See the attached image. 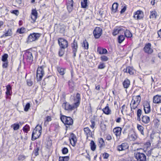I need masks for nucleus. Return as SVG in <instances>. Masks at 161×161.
I'll return each mask as SVG.
<instances>
[{"label":"nucleus","instance_id":"ea45409f","mask_svg":"<svg viewBox=\"0 0 161 161\" xmlns=\"http://www.w3.org/2000/svg\"><path fill=\"white\" fill-rule=\"evenodd\" d=\"M129 138L131 140L134 141L137 139V136L136 133L133 132L129 136Z\"/></svg>","mask_w":161,"mask_h":161},{"label":"nucleus","instance_id":"6e6d98bb","mask_svg":"<svg viewBox=\"0 0 161 161\" xmlns=\"http://www.w3.org/2000/svg\"><path fill=\"white\" fill-rule=\"evenodd\" d=\"M144 110L145 114L149 113L150 112V107H149L144 108Z\"/></svg>","mask_w":161,"mask_h":161},{"label":"nucleus","instance_id":"bb28decb","mask_svg":"<svg viewBox=\"0 0 161 161\" xmlns=\"http://www.w3.org/2000/svg\"><path fill=\"white\" fill-rule=\"evenodd\" d=\"M130 81L128 79H125L123 82V85L124 88H127L130 85Z\"/></svg>","mask_w":161,"mask_h":161},{"label":"nucleus","instance_id":"f8f14e48","mask_svg":"<svg viewBox=\"0 0 161 161\" xmlns=\"http://www.w3.org/2000/svg\"><path fill=\"white\" fill-rule=\"evenodd\" d=\"M129 147V146L127 143L126 142L123 143L120 145L118 146L117 147V149L119 151H122L125 150Z\"/></svg>","mask_w":161,"mask_h":161},{"label":"nucleus","instance_id":"49530a36","mask_svg":"<svg viewBox=\"0 0 161 161\" xmlns=\"http://www.w3.org/2000/svg\"><path fill=\"white\" fill-rule=\"evenodd\" d=\"M30 129V127L29 125H26L23 128V130L25 132L27 133Z\"/></svg>","mask_w":161,"mask_h":161},{"label":"nucleus","instance_id":"4c0bfd02","mask_svg":"<svg viewBox=\"0 0 161 161\" xmlns=\"http://www.w3.org/2000/svg\"><path fill=\"white\" fill-rule=\"evenodd\" d=\"M137 128L139 131H140L141 134L142 135H144V133L143 131L144 128L143 127L140 125H137Z\"/></svg>","mask_w":161,"mask_h":161},{"label":"nucleus","instance_id":"a878e982","mask_svg":"<svg viewBox=\"0 0 161 161\" xmlns=\"http://www.w3.org/2000/svg\"><path fill=\"white\" fill-rule=\"evenodd\" d=\"M141 99L140 96L138 95L133 96L132 100H134L135 102L137 103L138 104H139L141 102Z\"/></svg>","mask_w":161,"mask_h":161},{"label":"nucleus","instance_id":"393cba45","mask_svg":"<svg viewBox=\"0 0 161 161\" xmlns=\"http://www.w3.org/2000/svg\"><path fill=\"white\" fill-rule=\"evenodd\" d=\"M103 112L105 114L108 115L111 114V110L109 108L108 104H107L105 108L102 109Z\"/></svg>","mask_w":161,"mask_h":161},{"label":"nucleus","instance_id":"58836bf2","mask_svg":"<svg viewBox=\"0 0 161 161\" xmlns=\"http://www.w3.org/2000/svg\"><path fill=\"white\" fill-rule=\"evenodd\" d=\"M42 128L41 125H37L34 129L37 130L38 133L39 134V136H40L42 131Z\"/></svg>","mask_w":161,"mask_h":161},{"label":"nucleus","instance_id":"603ef678","mask_svg":"<svg viewBox=\"0 0 161 161\" xmlns=\"http://www.w3.org/2000/svg\"><path fill=\"white\" fill-rule=\"evenodd\" d=\"M30 104L29 103H27L26 105L25 106V107L24 108V111L25 112H27L28 111L29 109L30 108Z\"/></svg>","mask_w":161,"mask_h":161},{"label":"nucleus","instance_id":"a18cd8bd","mask_svg":"<svg viewBox=\"0 0 161 161\" xmlns=\"http://www.w3.org/2000/svg\"><path fill=\"white\" fill-rule=\"evenodd\" d=\"M11 127L13 128L14 130H16L19 129V125L18 124H14L11 125Z\"/></svg>","mask_w":161,"mask_h":161},{"label":"nucleus","instance_id":"f3484780","mask_svg":"<svg viewBox=\"0 0 161 161\" xmlns=\"http://www.w3.org/2000/svg\"><path fill=\"white\" fill-rule=\"evenodd\" d=\"M139 104H138L137 103L135 102L134 100H131L130 104V107L131 109V113L134 114V111L133 109H135L137 108Z\"/></svg>","mask_w":161,"mask_h":161},{"label":"nucleus","instance_id":"9d476101","mask_svg":"<svg viewBox=\"0 0 161 161\" xmlns=\"http://www.w3.org/2000/svg\"><path fill=\"white\" fill-rule=\"evenodd\" d=\"M151 44L150 43H148L146 44L143 48V50L145 53L151 54L153 52V49L151 48Z\"/></svg>","mask_w":161,"mask_h":161},{"label":"nucleus","instance_id":"2f4dec72","mask_svg":"<svg viewBox=\"0 0 161 161\" xmlns=\"http://www.w3.org/2000/svg\"><path fill=\"white\" fill-rule=\"evenodd\" d=\"M97 51L100 54H106L107 53V50L105 48H98Z\"/></svg>","mask_w":161,"mask_h":161},{"label":"nucleus","instance_id":"6ab92c4d","mask_svg":"<svg viewBox=\"0 0 161 161\" xmlns=\"http://www.w3.org/2000/svg\"><path fill=\"white\" fill-rule=\"evenodd\" d=\"M40 136L38 133L37 130L35 129L34 130L32 134L31 140L32 141H34L38 138Z\"/></svg>","mask_w":161,"mask_h":161},{"label":"nucleus","instance_id":"37998d69","mask_svg":"<svg viewBox=\"0 0 161 161\" xmlns=\"http://www.w3.org/2000/svg\"><path fill=\"white\" fill-rule=\"evenodd\" d=\"M8 56L7 54L5 53L2 56V61L3 62H8Z\"/></svg>","mask_w":161,"mask_h":161},{"label":"nucleus","instance_id":"e433bc0d","mask_svg":"<svg viewBox=\"0 0 161 161\" xmlns=\"http://www.w3.org/2000/svg\"><path fill=\"white\" fill-rule=\"evenodd\" d=\"M90 144L91 149L92 151H94L96 149V146L93 140L91 141Z\"/></svg>","mask_w":161,"mask_h":161},{"label":"nucleus","instance_id":"dca6fc26","mask_svg":"<svg viewBox=\"0 0 161 161\" xmlns=\"http://www.w3.org/2000/svg\"><path fill=\"white\" fill-rule=\"evenodd\" d=\"M66 5L69 12H71L73 8V0H66Z\"/></svg>","mask_w":161,"mask_h":161},{"label":"nucleus","instance_id":"7c9ffc66","mask_svg":"<svg viewBox=\"0 0 161 161\" xmlns=\"http://www.w3.org/2000/svg\"><path fill=\"white\" fill-rule=\"evenodd\" d=\"M88 43L86 40H84L82 43V47L85 49H87L88 48Z\"/></svg>","mask_w":161,"mask_h":161},{"label":"nucleus","instance_id":"473e14b6","mask_svg":"<svg viewBox=\"0 0 161 161\" xmlns=\"http://www.w3.org/2000/svg\"><path fill=\"white\" fill-rule=\"evenodd\" d=\"M121 30V29L120 28H115L112 33L113 35L114 36L117 35Z\"/></svg>","mask_w":161,"mask_h":161},{"label":"nucleus","instance_id":"c9c22d12","mask_svg":"<svg viewBox=\"0 0 161 161\" xmlns=\"http://www.w3.org/2000/svg\"><path fill=\"white\" fill-rule=\"evenodd\" d=\"M157 13L155 11H153L150 12V19H155L156 18Z\"/></svg>","mask_w":161,"mask_h":161},{"label":"nucleus","instance_id":"c03bdc74","mask_svg":"<svg viewBox=\"0 0 161 161\" xmlns=\"http://www.w3.org/2000/svg\"><path fill=\"white\" fill-rule=\"evenodd\" d=\"M57 70L60 75H63L64 73V69L58 67L57 68Z\"/></svg>","mask_w":161,"mask_h":161},{"label":"nucleus","instance_id":"052dcab7","mask_svg":"<svg viewBox=\"0 0 161 161\" xmlns=\"http://www.w3.org/2000/svg\"><path fill=\"white\" fill-rule=\"evenodd\" d=\"M39 150V149L38 147H37L35 149L33 153H34L35 155L36 156H37L38 155V151Z\"/></svg>","mask_w":161,"mask_h":161},{"label":"nucleus","instance_id":"3c124183","mask_svg":"<svg viewBox=\"0 0 161 161\" xmlns=\"http://www.w3.org/2000/svg\"><path fill=\"white\" fill-rule=\"evenodd\" d=\"M62 153L64 154H66L68 152V150L66 147H64L62 150Z\"/></svg>","mask_w":161,"mask_h":161},{"label":"nucleus","instance_id":"cd10ccee","mask_svg":"<svg viewBox=\"0 0 161 161\" xmlns=\"http://www.w3.org/2000/svg\"><path fill=\"white\" fill-rule=\"evenodd\" d=\"M142 111L140 109H139L137 110V120L138 121L141 120V116L142 115Z\"/></svg>","mask_w":161,"mask_h":161},{"label":"nucleus","instance_id":"864d4df0","mask_svg":"<svg viewBox=\"0 0 161 161\" xmlns=\"http://www.w3.org/2000/svg\"><path fill=\"white\" fill-rule=\"evenodd\" d=\"M105 67V65L104 63H100V64L98 66V69H102L104 68Z\"/></svg>","mask_w":161,"mask_h":161},{"label":"nucleus","instance_id":"20e7f679","mask_svg":"<svg viewBox=\"0 0 161 161\" xmlns=\"http://www.w3.org/2000/svg\"><path fill=\"white\" fill-rule=\"evenodd\" d=\"M134 156L137 161H146V156L143 153L137 152L134 153Z\"/></svg>","mask_w":161,"mask_h":161},{"label":"nucleus","instance_id":"6e6552de","mask_svg":"<svg viewBox=\"0 0 161 161\" xmlns=\"http://www.w3.org/2000/svg\"><path fill=\"white\" fill-rule=\"evenodd\" d=\"M71 47L72 52L73 54V56L74 57H75L76 56V54L78 49L77 42L75 40H74L73 42L71 43Z\"/></svg>","mask_w":161,"mask_h":161},{"label":"nucleus","instance_id":"c85d7f7f","mask_svg":"<svg viewBox=\"0 0 161 161\" xmlns=\"http://www.w3.org/2000/svg\"><path fill=\"white\" fill-rule=\"evenodd\" d=\"M118 6V4L117 3H115L113 4L112 7V11L113 13H115L116 12Z\"/></svg>","mask_w":161,"mask_h":161},{"label":"nucleus","instance_id":"13d9d810","mask_svg":"<svg viewBox=\"0 0 161 161\" xmlns=\"http://www.w3.org/2000/svg\"><path fill=\"white\" fill-rule=\"evenodd\" d=\"M27 84L28 86H31L33 84V82L31 79H27Z\"/></svg>","mask_w":161,"mask_h":161},{"label":"nucleus","instance_id":"f03ea898","mask_svg":"<svg viewBox=\"0 0 161 161\" xmlns=\"http://www.w3.org/2000/svg\"><path fill=\"white\" fill-rule=\"evenodd\" d=\"M44 66L38 67L36 71V79L38 81L41 80L44 75Z\"/></svg>","mask_w":161,"mask_h":161},{"label":"nucleus","instance_id":"5fc2aeb1","mask_svg":"<svg viewBox=\"0 0 161 161\" xmlns=\"http://www.w3.org/2000/svg\"><path fill=\"white\" fill-rule=\"evenodd\" d=\"M99 142L100 145V147H102L104 145V142L103 139L100 138L99 140Z\"/></svg>","mask_w":161,"mask_h":161},{"label":"nucleus","instance_id":"9b49d317","mask_svg":"<svg viewBox=\"0 0 161 161\" xmlns=\"http://www.w3.org/2000/svg\"><path fill=\"white\" fill-rule=\"evenodd\" d=\"M143 17V12L141 10H137L134 13V17L136 19H140Z\"/></svg>","mask_w":161,"mask_h":161},{"label":"nucleus","instance_id":"0e129e2a","mask_svg":"<svg viewBox=\"0 0 161 161\" xmlns=\"http://www.w3.org/2000/svg\"><path fill=\"white\" fill-rule=\"evenodd\" d=\"M109 154L108 153H105L103 154V156L104 159H107L109 157Z\"/></svg>","mask_w":161,"mask_h":161},{"label":"nucleus","instance_id":"aec40b11","mask_svg":"<svg viewBox=\"0 0 161 161\" xmlns=\"http://www.w3.org/2000/svg\"><path fill=\"white\" fill-rule=\"evenodd\" d=\"M153 102L154 103H161V96L157 95L153 97Z\"/></svg>","mask_w":161,"mask_h":161},{"label":"nucleus","instance_id":"8fccbe9b","mask_svg":"<svg viewBox=\"0 0 161 161\" xmlns=\"http://www.w3.org/2000/svg\"><path fill=\"white\" fill-rule=\"evenodd\" d=\"M100 58L102 61L106 62L108 60V58L106 56L103 55Z\"/></svg>","mask_w":161,"mask_h":161},{"label":"nucleus","instance_id":"a19ab883","mask_svg":"<svg viewBox=\"0 0 161 161\" xmlns=\"http://www.w3.org/2000/svg\"><path fill=\"white\" fill-rule=\"evenodd\" d=\"M69 156L59 157V161H68L69 160Z\"/></svg>","mask_w":161,"mask_h":161},{"label":"nucleus","instance_id":"b1692460","mask_svg":"<svg viewBox=\"0 0 161 161\" xmlns=\"http://www.w3.org/2000/svg\"><path fill=\"white\" fill-rule=\"evenodd\" d=\"M12 35V30L11 29H8L7 30H6L4 34H3L2 36H1V38L3 37L10 36Z\"/></svg>","mask_w":161,"mask_h":161},{"label":"nucleus","instance_id":"4be33fe9","mask_svg":"<svg viewBox=\"0 0 161 161\" xmlns=\"http://www.w3.org/2000/svg\"><path fill=\"white\" fill-rule=\"evenodd\" d=\"M37 13L35 10H32L31 13V18L33 21V23H34L37 18Z\"/></svg>","mask_w":161,"mask_h":161},{"label":"nucleus","instance_id":"7ed1b4c3","mask_svg":"<svg viewBox=\"0 0 161 161\" xmlns=\"http://www.w3.org/2000/svg\"><path fill=\"white\" fill-rule=\"evenodd\" d=\"M61 121L65 125H72L73 123V119L69 117L63 115L60 117Z\"/></svg>","mask_w":161,"mask_h":161},{"label":"nucleus","instance_id":"680f3d73","mask_svg":"<svg viewBox=\"0 0 161 161\" xmlns=\"http://www.w3.org/2000/svg\"><path fill=\"white\" fill-rule=\"evenodd\" d=\"M11 12L13 14H15L16 15H18L19 14V12L18 10H15L11 11Z\"/></svg>","mask_w":161,"mask_h":161},{"label":"nucleus","instance_id":"1a4fd4ad","mask_svg":"<svg viewBox=\"0 0 161 161\" xmlns=\"http://www.w3.org/2000/svg\"><path fill=\"white\" fill-rule=\"evenodd\" d=\"M62 106L65 110H72L74 109L77 108L75 106V105L74 103L73 105H71L67 103H64L62 105Z\"/></svg>","mask_w":161,"mask_h":161},{"label":"nucleus","instance_id":"0eeeda50","mask_svg":"<svg viewBox=\"0 0 161 161\" xmlns=\"http://www.w3.org/2000/svg\"><path fill=\"white\" fill-rule=\"evenodd\" d=\"M102 28L96 27L93 31V34L95 38H99L102 34Z\"/></svg>","mask_w":161,"mask_h":161},{"label":"nucleus","instance_id":"c756f323","mask_svg":"<svg viewBox=\"0 0 161 161\" xmlns=\"http://www.w3.org/2000/svg\"><path fill=\"white\" fill-rule=\"evenodd\" d=\"M6 87V94L7 96H9L11 95V87L9 85H8Z\"/></svg>","mask_w":161,"mask_h":161},{"label":"nucleus","instance_id":"de8ad7c7","mask_svg":"<svg viewBox=\"0 0 161 161\" xmlns=\"http://www.w3.org/2000/svg\"><path fill=\"white\" fill-rule=\"evenodd\" d=\"M64 49L60 48L58 52V54L59 56L62 57L65 51Z\"/></svg>","mask_w":161,"mask_h":161},{"label":"nucleus","instance_id":"2eb2a0df","mask_svg":"<svg viewBox=\"0 0 161 161\" xmlns=\"http://www.w3.org/2000/svg\"><path fill=\"white\" fill-rule=\"evenodd\" d=\"M85 134L86 136V139H87L89 137H92V132L88 127H85L84 128Z\"/></svg>","mask_w":161,"mask_h":161},{"label":"nucleus","instance_id":"f704fd0d","mask_svg":"<svg viewBox=\"0 0 161 161\" xmlns=\"http://www.w3.org/2000/svg\"><path fill=\"white\" fill-rule=\"evenodd\" d=\"M125 39V37L123 35L119 36L118 37V42L120 43H121Z\"/></svg>","mask_w":161,"mask_h":161},{"label":"nucleus","instance_id":"4468645a","mask_svg":"<svg viewBox=\"0 0 161 161\" xmlns=\"http://www.w3.org/2000/svg\"><path fill=\"white\" fill-rule=\"evenodd\" d=\"M80 94L77 93L76 95L75 98L74 99V104L76 107H78L80 104Z\"/></svg>","mask_w":161,"mask_h":161},{"label":"nucleus","instance_id":"338daca9","mask_svg":"<svg viewBox=\"0 0 161 161\" xmlns=\"http://www.w3.org/2000/svg\"><path fill=\"white\" fill-rule=\"evenodd\" d=\"M47 122H49L51 120V118L50 116H47L45 120Z\"/></svg>","mask_w":161,"mask_h":161},{"label":"nucleus","instance_id":"39448f33","mask_svg":"<svg viewBox=\"0 0 161 161\" xmlns=\"http://www.w3.org/2000/svg\"><path fill=\"white\" fill-rule=\"evenodd\" d=\"M58 43L60 48H65L68 46V42L64 38H60L58 39Z\"/></svg>","mask_w":161,"mask_h":161},{"label":"nucleus","instance_id":"5701e85b","mask_svg":"<svg viewBox=\"0 0 161 161\" xmlns=\"http://www.w3.org/2000/svg\"><path fill=\"white\" fill-rule=\"evenodd\" d=\"M124 71L125 72L129 73L130 75L133 74L134 72L133 68L130 66L127 67L125 69H124Z\"/></svg>","mask_w":161,"mask_h":161},{"label":"nucleus","instance_id":"4d7b16f0","mask_svg":"<svg viewBox=\"0 0 161 161\" xmlns=\"http://www.w3.org/2000/svg\"><path fill=\"white\" fill-rule=\"evenodd\" d=\"M8 62H3L2 65V67L3 68H6L8 67Z\"/></svg>","mask_w":161,"mask_h":161},{"label":"nucleus","instance_id":"79ce46f5","mask_svg":"<svg viewBox=\"0 0 161 161\" xmlns=\"http://www.w3.org/2000/svg\"><path fill=\"white\" fill-rule=\"evenodd\" d=\"M26 31L25 29L22 27L18 29L17 30V32L19 33V34H22L24 33Z\"/></svg>","mask_w":161,"mask_h":161},{"label":"nucleus","instance_id":"a211bd4d","mask_svg":"<svg viewBox=\"0 0 161 161\" xmlns=\"http://www.w3.org/2000/svg\"><path fill=\"white\" fill-rule=\"evenodd\" d=\"M122 129L120 127H116L114 129L113 132L117 137L121 134Z\"/></svg>","mask_w":161,"mask_h":161},{"label":"nucleus","instance_id":"412c9836","mask_svg":"<svg viewBox=\"0 0 161 161\" xmlns=\"http://www.w3.org/2000/svg\"><path fill=\"white\" fill-rule=\"evenodd\" d=\"M141 119L142 122L145 124L148 123L150 120V117L147 115H143Z\"/></svg>","mask_w":161,"mask_h":161},{"label":"nucleus","instance_id":"423d86ee","mask_svg":"<svg viewBox=\"0 0 161 161\" xmlns=\"http://www.w3.org/2000/svg\"><path fill=\"white\" fill-rule=\"evenodd\" d=\"M24 57L26 59L27 62L29 63H31L33 61V58L32 53L29 51H27L24 55Z\"/></svg>","mask_w":161,"mask_h":161},{"label":"nucleus","instance_id":"72a5a7b5","mask_svg":"<svg viewBox=\"0 0 161 161\" xmlns=\"http://www.w3.org/2000/svg\"><path fill=\"white\" fill-rule=\"evenodd\" d=\"M125 36L127 38H130L132 36V34L131 32L127 30H126L124 32Z\"/></svg>","mask_w":161,"mask_h":161},{"label":"nucleus","instance_id":"f257e3e1","mask_svg":"<svg viewBox=\"0 0 161 161\" xmlns=\"http://www.w3.org/2000/svg\"><path fill=\"white\" fill-rule=\"evenodd\" d=\"M41 34L39 33H34L31 34L28 36L26 42L27 43L37 40L41 36Z\"/></svg>","mask_w":161,"mask_h":161},{"label":"nucleus","instance_id":"774afa93","mask_svg":"<svg viewBox=\"0 0 161 161\" xmlns=\"http://www.w3.org/2000/svg\"><path fill=\"white\" fill-rule=\"evenodd\" d=\"M158 36L161 37V29L158 32Z\"/></svg>","mask_w":161,"mask_h":161},{"label":"nucleus","instance_id":"bf43d9fd","mask_svg":"<svg viewBox=\"0 0 161 161\" xmlns=\"http://www.w3.org/2000/svg\"><path fill=\"white\" fill-rule=\"evenodd\" d=\"M143 106L144 108H148L150 107L149 103L147 101L144 103Z\"/></svg>","mask_w":161,"mask_h":161},{"label":"nucleus","instance_id":"ddd939ff","mask_svg":"<svg viewBox=\"0 0 161 161\" xmlns=\"http://www.w3.org/2000/svg\"><path fill=\"white\" fill-rule=\"evenodd\" d=\"M69 140L72 145L75 146L77 142L76 136L73 133H71L69 138Z\"/></svg>","mask_w":161,"mask_h":161},{"label":"nucleus","instance_id":"69168bd1","mask_svg":"<svg viewBox=\"0 0 161 161\" xmlns=\"http://www.w3.org/2000/svg\"><path fill=\"white\" fill-rule=\"evenodd\" d=\"M91 127L93 129L94 128V127H95V122H94V121H92V120L91 121Z\"/></svg>","mask_w":161,"mask_h":161},{"label":"nucleus","instance_id":"09e8293b","mask_svg":"<svg viewBox=\"0 0 161 161\" xmlns=\"http://www.w3.org/2000/svg\"><path fill=\"white\" fill-rule=\"evenodd\" d=\"M81 7L83 8H86L87 6V0H83L81 2Z\"/></svg>","mask_w":161,"mask_h":161},{"label":"nucleus","instance_id":"e2e57ef3","mask_svg":"<svg viewBox=\"0 0 161 161\" xmlns=\"http://www.w3.org/2000/svg\"><path fill=\"white\" fill-rule=\"evenodd\" d=\"M126 6H124L123 8L121 9V11H120V13L121 14H122L125 12L126 11Z\"/></svg>","mask_w":161,"mask_h":161}]
</instances>
